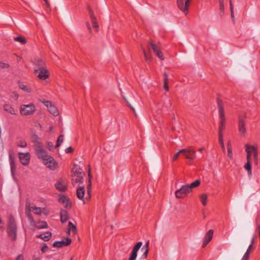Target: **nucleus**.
<instances>
[{
	"label": "nucleus",
	"mask_w": 260,
	"mask_h": 260,
	"mask_svg": "<svg viewBox=\"0 0 260 260\" xmlns=\"http://www.w3.org/2000/svg\"><path fill=\"white\" fill-rule=\"evenodd\" d=\"M201 184V181L197 179L190 184L183 185L181 187L175 191V196L178 199L185 198L188 194L192 191V189L199 186Z\"/></svg>",
	"instance_id": "obj_1"
},
{
	"label": "nucleus",
	"mask_w": 260,
	"mask_h": 260,
	"mask_svg": "<svg viewBox=\"0 0 260 260\" xmlns=\"http://www.w3.org/2000/svg\"><path fill=\"white\" fill-rule=\"evenodd\" d=\"M216 103L219 111V116L220 122L219 125V136L222 135V131L225 128V117L224 114V110L223 108V102L219 96L216 99Z\"/></svg>",
	"instance_id": "obj_2"
},
{
	"label": "nucleus",
	"mask_w": 260,
	"mask_h": 260,
	"mask_svg": "<svg viewBox=\"0 0 260 260\" xmlns=\"http://www.w3.org/2000/svg\"><path fill=\"white\" fill-rule=\"evenodd\" d=\"M7 231L8 236L11 240L13 241H15L17 239V227L13 216L9 217Z\"/></svg>",
	"instance_id": "obj_3"
},
{
	"label": "nucleus",
	"mask_w": 260,
	"mask_h": 260,
	"mask_svg": "<svg viewBox=\"0 0 260 260\" xmlns=\"http://www.w3.org/2000/svg\"><path fill=\"white\" fill-rule=\"evenodd\" d=\"M246 149L245 151L247 153L246 155V160L247 162L245 164L244 166V168L247 171L248 175L249 177H251L252 176V166H251V151L250 150V145L248 144L245 145Z\"/></svg>",
	"instance_id": "obj_4"
},
{
	"label": "nucleus",
	"mask_w": 260,
	"mask_h": 260,
	"mask_svg": "<svg viewBox=\"0 0 260 260\" xmlns=\"http://www.w3.org/2000/svg\"><path fill=\"white\" fill-rule=\"evenodd\" d=\"M36 110V107L32 103L22 105L20 107V113L22 115L28 116L32 115Z\"/></svg>",
	"instance_id": "obj_5"
},
{
	"label": "nucleus",
	"mask_w": 260,
	"mask_h": 260,
	"mask_svg": "<svg viewBox=\"0 0 260 260\" xmlns=\"http://www.w3.org/2000/svg\"><path fill=\"white\" fill-rule=\"evenodd\" d=\"M35 150L37 157L43 160L46 159L47 157L49 156L47 154V151L43 148L42 144L36 146L35 147Z\"/></svg>",
	"instance_id": "obj_6"
},
{
	"label": "nucleus",
	"mask_w": 260,
	"mask_h": 260,
	"mask_svg": "<svg viewBox=\"0 0 260 260\" xmlns=\"http://www.w3.org/2000/svg\"><path fill=\"white\" fill-rule=\"evenodd\" d=\"M54 186L57 190L61 192H64L67 190L68 188L67 180L61 178L57 180Z\"/></svg>",
	"instance_id": "obj_7"
},
{
	"label": "nucleus",
	"mask_w": 260,
	"mask_h": 260,
	"mask_svg": "<svg viewBox=\"0 0 260 260\" xmlns=\"http://www.w3.org/2000/svg\"><path fill=\"white\" fill-rule=\"evenodd\" d=\"M44 160L45 161V165L46 167L49 168L50 170L54 171L58 168L57 162L51 155H49Z\"/></svg>",
	"instance_id": "obj_8"
},
{
	"label": "nucleus",
	"mask_w": 260,
	"mask_h": 260,
	"mask_svg": "<svg viewBox=\"0 0 260 260\" xmlns=\"http://www.w3.org/2000/svg\"><path fill=\"white\" fill-rule=\"evenodd\" d=\"M41 102L47 107L48 111L50 113L54 116H57L59 114V111L57 107L53 105L52 103L49 101L43 100Z\"/></svg>",
	"instance_id": "obj_9"
},
{
	"label": "nucleus",
	"mask_w": 260,
	"mask_h": 260,
	"mask_svg": "<svg viewBox=\"0 0 260 260\" xmlns=\"http://www.w3.org/2000/svg\"><path fill=\"white\" fill-rule=\"evenodd\" d=\"M9 159L10 161L11 175L13 178H15L16 166L15 163V157L13 156V152L11 150L9 151Z\"/></svg>",
	"instance_id": "obj_10"
},
{
	"label": "nucleus",
	"mask_w": 260,
	"mask_h": 260,
	"mask_svg": "<svg viewBox=\"0 0 260 260\" xmlns=\"http://www.w3.org/2000/svg\"><path fill=\"white\" fill-rule=\"evenodd\" d=\"M177 2L178 8L186 15L188 13L190 0H177Z\"/></svg>",
	"instance_id": "obj_11"
},
{
	"label": "nucleus",
	"mask_w": 260,
	"mask_h": 260,
	"mask_svg": "<svg viewBox=\"0 0 260 260\" xmlns=\"http://www.w3.org/2000/svg\"><path fill=\"white\" fill-rule=\"evenodd\" d=\"M148 50L150 49L151 48L154 52L155 53V55L161 60L164 59V57L163 55V54L162 52L160 51V50L158 48V47L156 46V44L153 43L151 41H149V45H148Z\"/></svg>",
	"instance_id": "obj_12"
},
{
	"label": "nucleus",
	"mask_w": 260,
	"mask_h": 260,
	"mask_svg": "<svg viewBox=\"0 0 260 260\" xmlns=\"http://www.w3.org/2000/svg\"><path fill=\"white\" fill-rule=\"evenodd\" d=\"M246 116H240L238 120V130L239 133L243 136H245L246 134V128L245 126V119Z\"/></svg>",
	"instance_id": "obj_13"
},
{
	"label": "nucleus",
	"mask_w": 260,
	"mask_h": 260,
	"mask_svg": "<svg viewBox=\"0 0 260 260\" xmlns=\"http://www.w3.org/2000/svg\"><path fill=\"white\" fill-rule=\"evenodd\" d=\"M34 73L35 74H38V78L43 80H46L49 77V71L46 68L35 69Z\"/></svg>",
	"instance_id": "obj_14"
},
{
	"label": "nucleus",
	"mask_w": 260,
	"mask_h": 260,
	"mask_svg": "<svg viewBox=\"0 0 260 260\" xmlns=\"http://www.w3.org/2000/svg\"><path fill=\"white\" fill-rule=\"evenodd\" d=\"M142 244L143 243L142 242H138L134 245L132 251L129 254L128 260H136L137 256V253L142 246Z\"/></svg>",
	"instance_id": "obj_15"
},
{
	"label": "nucleus",
	"mask_w": 260,
	"mask_h": 260,
	"mask_svg": "<svg viewBox=\"0 0 260 260\" xmlns=\"http://www.w3.org/2000/svg\"><path fill=\"white\" fill-rule=\"evenodd\" d=\"M142 244L143 243L142 242H138L134 245L132 251L129 254L128 260H136L137 256V253L142 246Z\"/></svg>",
	"instance_id": "obj_16"
},
{
	"label": "nucleus",
	"mask_w": 260,
	"mask_h": 260,
	"mask_svg": "<svg viewBox=\"0 0 260 260\" xmlns=\"http://www.w3.org/2000/svg\"><path fill=\"white\" fill-rule=\"evenodd\" d=\"M71 242V239L70 238L67 237L65 238V240L55 241L52 246L53 247L61 248L70 245Z\"/></svg>",
	"instance_id": "obj_17"
},
{
	"label": "nucleus",
	"mask_w": 260,
	"mask_h": 260,
	"mask_svg": "<svg viewBox=\"0 0 260 260\" xmlns=\"http://www.w3.org/2000/svg\"><path fill=\"white\" fill-rule=\"evenodd\" d=\"M19 158L21 163L24 166H28L29 163L30 157L29 153H23L19 152L18 153Z\"/></svg>",
	"instance_id": "obj_18"
},
{
	"label": "nucleus",
	"mask_w": 260,
	"mask_h": 260,
	"mask_svg": "<svg viewBox=\"0 0 260 260\" xmlns=\"http://www.w3.org/2000/svg\"><path fill=\"white\" fill-rule=\"evenodd\" d=\"M87 10L91 19V23L93 25V27L95 28L98 30L99 28V25L98 24L96 18L94 14V13L90 6L87 7Z\"/></svg>",
	"instance_id": "obj_19"
},
{
	"label": "nucleus",
	"mask_w": 260,
	"mask_h": 260,
	"mask_svg": "<svg viewBox=\"0 0 260 260\" xmlns=\"http://www.w3.org/2000/svg\"><path fill=\"white\" fill-rule=\"evenodd\" d=\"M214 233L213 230H210L206 234L203 242L202 247L205 248L212 240Z\"/></svg>",
	"instance_id": "obj_20"
},
{
	"label": "nucleus",
	"mask_w": 260,
	"mask_h": 260,
	"mask_svg": "<svg viewBox=\"0 0 260 260\" xmlns=\"http://www.w3.org/2000/svg\"><path fill=\"white\" fill-rule=\"evenodd\" d=\"M35 69H41L46 68V63L45 61L41 58H35L34 61Z\"/></svg>",
	"instance_id": "obj_21"
},
{
	"label": "nucleus",
	"mask_w": 260,
	"mask_h": 260,
	"mask_svg": "<svg viewBox=\"0 0 260 260\" xmlns=\"http://www.w3.org/2000/svg\"><path fill=\"white\" fill-rule=\"evenodd\" d=\"M72 177H74V178H75L76 176H83L84 175V173L82 171V169L76 164L74 165V167L72 169Z\"/></svg>",
	"instance_id": "obj_22"
},
{
	"label": "nucleus",
	"mask_w": 260,
	"mask_h": 260,
	"mask_svg": "<svg viewBox=\"0 0 260 260\" xmlns=\"http://www.w3.org/2000/svg\"><path fill=\"white\" fill-rule=\"evenodd\" d=\"M85 188L83 186H79L76 190V196L77 197L81 200H82L83 202V204H84L85 203V199L84 198L85 195Z\"/></svg>",
	"instance_id": "obj_23"
},
{
	"label": "nucleus",
	"mask_w": 260,
	"mask_h": 260,
	"mask_svg": "<svg viewBox=\"0 0 260 260\" xmlns=\"http://www.w3.org/2000/svg\"><path fill=\"white\" fill-rule=\"evenodd\" d=\"M4 110L9 113L10 114L14 115L17 114V110L15 109L11 105L9 104H5L3 106Z\"/></svg>",
	"instance_id": "obj_24"
},
{
	"label": "nucleus",
	"mask_w": 260,
	"mask_h": 260,
	"mask_svg": "<svg viewBox=\"0 0 260 260\" xmlns=\"http://www.w3.org/2000/svg\"><path fill=\"white\" fill-rule=\"evenodd\" d=\"M60 216L61 223H65L69 219V214L68 212L62 209L60 211Z\"/></svg>",
	"instance_id": "obj_25"
},
{
	"label": "nucleus",
	"mask_w": 260,
	"mask_h": 260,
	"mask_svg": "<svg viewBox=\"0 0 260 260\" xmlns=\"http://www.w3.org/2000/svg\"><path fill=\"white\" fill-rule=\"evenodd\" d=\"M149 241H147L144 246L142 248L141 250L144 251L143 254L141 256V259H145L147 255L149 252Z\"/></svg>",
	"instance_id": "obj_26"
},
{
	"label": "nucleus",
	"mask_w": 260,
	"mask_h": 260,
	"mask_svg": "<svg viewBox=\"0 0 260 260\" xmlns=\"http://www.w3.org/2000/svg\"><path fill=\"white\" fill-rule=\"evenodd\" d=\"M37 238H40L44 241H48L52 237V233L50 232H46L45 234H41L36 236Z\"/></svg>",
	"instance_id": "obj_27"
},
{
	"label": "nucleus",
	"mask_w": 260,
	"mask_h": 260,
	"mask_svg": "<svg viewBox=\"0 0 260 260\" xmlns=\"http://www.w3.org/2000/svg\"><path fill=\"white\" fill-rule=\"evenodd\" d=\"M183 150H185V151L183 152H186V158L190 159H193L196 156V151L192 149H183Z\"/></svg>",
	"instance_id": "obj_28"
},
{
	"label": "nucleus",
	"mask_w": 260,
	"mask_h": 260,
	"mask_svg": "<svg viewBox=\"0 0 260 260\" xmlns=\"http://www.w3.org/2000/svg\"><path fill=\"white\" fill-rule=\"evenodd\" d=\"M141 47L142 48V50L143 51V53L144 55L145 59L146 62L148 63H149L150 61L151 60L152 57H151V53L150 51V49L148 52L146 51V50L144 49V48L142 47V45H141Z\"/></svg>",
	"instance_id": "obj_29"
},
{
	"label": "nucleus",
	"mask_w": 260,
	"mask_h": 260,
	"mask_svg": "<svg viewBox=\"0 0 260 260\" xmlns=\"http://www.w3.org/2000/svg\"><path fill=\"white\" fill-rule=\"evenodd\" d=\"M18 86L19 88L24 91V92H27V93H30L31 92V89L26 85L23 84L22 82L20 81H18Z\"/></svg>",
	"instance_id": "obj_30"
},
{
	"label": "nucleus",
	"mask_w": 260,
	"mask_h": 260,
	"mask_svg": "<svg viewBox=\"0 0 260 260\" xmlns=\"http://www.w3.org/2000/svg\"><path fill=\"white\" fill-rule=\"evenodd\" d=\"M48 227V224L45 221H39L36 225V228L38 229H47Z\"/></svg>",
	"instance_id": "obj_31"
},
{
	"label": "nucleus",
	"mask_w": 260,
	"mask_h": 260,
	"mask_svg": "<svg viewBox=\"0 0 260 260\" xmlns=\"http://www.w3.org/2000/svg\"><path fill=\"white\" fill-rule=\"evenodd\" d=\"M69 229L68 234H70L71 231L75 234L77 233V228L75 224H74L71 221H69L68 223Z\"/></svg>",
	"instance_id": "obj_32"
},
{
	"label": "nucleus",
	"mask_w": 260,
	"mask_h": 260,
	"mask_svg": "<svg viewBox=\"0 0 260 260\" xmlns=\"http://www.w3.org/2000/svg\"><path fill=\"white\" fill-rule=\"evenodd\" d=\"M72 177V180L76 183H83L84 181V178L83 176H76L75 178L74 177Z\"/></svg>",
	"instance_id": "obj_33"
},
{
	"label": "nucleus",
	"mask_w": 260,
	"mask_h": 260,
	"mask_svg": "<svg viewBox=\"0 0 260 260\" xmlns=\"http://www.w3.org/2000/svg\"><path fill=\"white\" fill-rule=\"evenodd\" d=\"M227 149H228V156L232 159L233 158V152L231 142L229 141L227 143Z\"/></svg>",
	"instance_id": "obj_34"
},
{
	"label": "nucleus",
	"mask_w": 260,
	"mask_h": 260,
	"mask_svg": "<svg viewBox=\"0 0 260 260\" xmlns=\"http://www.w3.org/2000/svg\"><path fill=\"white\" fill-rule=\"evenodd\" d=\"M69 197L66 196V195L60 194L59 195V198L58 199V201L59 203L61 204L64 203L66 202H67V200L69 199Z\"/></svg>",
	"instance_id": "obj_35"
},
{
	"label": "nucleus",
	"mask_w": 260,
	"mask_h": 260,
	"mask_svg": "<svg viewBox=\"0 0 260 260\" xmlns=\"http://www.w3.org/2000/svg\"><path fill=\"white\" fill-rule=\"evenodd\" d=\"M200 200L203 206H205L207 203V196L206 194H202L200 196Z\"/></svg>",
	"instance_id": "obj_36"
},
{
	"label": "nucleus",
	"mask_w": 260,
	"mask_h": 260,
	"mask_svg": "<svg viewBox=\"0 0 260 260\" xmlns=\"http://www.w3.org/2000/svg\"><path fill=\"white\" fill-rule=\"evenodd\" d=\"M32 142L35 143V146L41 145L42 144L39 141V137L36 134L32 135Z\"/></svg>",
	"instance_id": "obj_37"
},
{
	"label": "nucleus",
	"mask_w": 260,
	"mask_h": 260,
	"mask_svg": "<svg viewBox=\"0 0 260 260\" xmlns=\"http://www.w3.org/2000/svg\"><path fill=\"white\" fill-rule=\"evenodd\" d=\"M14 40L15 41H17L21 43L22 44H25L27 42L26 39L21 36L15 37L14 38Z\"/></svg>",
	"instance_id": "obj_38"
},
{
	"label": "nucleus",
	"mask_w": 260,
	"mask_h": 260,
	"mask_svg": "<svg viewBox=\"0 0 260 260\" xmlns=\"http://www.w3.org/2000/svg\"><path fill=\"white\" fill-rule=\"evenodd\" d=\"M122 98H123V100H124V101L126 103L127 105L133 111V112H134L135 116L137 117V114H136V111H135V110L134 108L132 106V105L129 103V102L127 100L126 98L122 94Z\"/></svg>",
	"instance_id": "obj_39"
},
{
	"label": "nucleus",
	"mask_w": 260,
	"mask_h": 260,
	"mask_svg": "<svg viewBox=\"0 0 260 260\" xmlns=\"http://www.w3.org/2000/svg\"><path fill=\"white\" fill-rule=\"evenodd\" d=\"M172 105V103L169 99L166 100L164 103V107L167 108L169 111L171 110Z\"/></svg>",
	"instance_id": "obj_40"
},
{
	"label": "nucleus",
	"mask_w": 260,
	"mask_h": 260,
	"mask_svg": "<svg viewBox=\"0 0 260 260\" xmlns=\"http://www.w3.org/2000/svg\"><path fill=\"white\" fill-rule=\"evenodd\" d=\"M230 11L231 14V17L233 22L235 21V18L234 15V7L232 2V0H230Z\"/></svg>",
	"instance_id": "obj_41"
},
{
	"label": "nucleus",
	"mask_w": 260,
	"mask_h": 260,
	"mask_svg": "<svg viewBox=\"0 0 260 260\" xmlns=\"http://www.w3.org/2000/svg\"><path fill=\"white\" fill-rule=\"evenodd\" d=\"M63 136L61 135H60L58 139H57V140L56 141V144L55 145V147H58L60 146V145L61 144V143L63 142Z\"/></svg>",
	"instance_id": "obj_42"
},
{
	"label": "nucleus",
	"mask_w": 260,
	"mask_h": 260,
	"mask_svg": "<svg viewBox=\"0 0 260 260\" xmlns=\"http://www.w3.org/2000/svg\"><path fill=\"white\" fill-rule=\"evenodd\" d=\"M91 185H92L91 182H88L87 186V194H88L89 199H90L91 198Z\"/></svg>",
	"instance_id": "obj_43"
},
{
	"label": "nucleus",
	"mask_w": 260,
	"mask_h": 260,
	"mask_svg": "<svg viewBox=\"0 0 260 260\" xmlns=\"http://www.w3.org/2000/svg\"><path fill=\"white\" fill-rule=\"evenodd\" d=\"M219 143L221 146V147L222 150L223 151H225V147H224L223 140V136L221 135V134L219 136Z\"/></svg>",
	"instance_id": "obj_44"
},
{
	"label": "nucleus",
	"mask_w": 260,
	"mask_h": 260,
	"mask_svg": "<svg viewBox=\"0 0 260 260\" xmlns=\"http://www.w3.org/2000/svg\"><path fill=\"white\" fill-rule=\"evenodd\" d=\"M34 213L37 215H40L41 214V209L40 207H32Z\"/></svg>",
	"instance_id": "obj_45"
},
{
	"label": "nucleus",
	"mask_w": 260,
	"mask_h": 260,
	"mask_svg": "<svg viewBox=\"0 0 260 260\" xmlns=\"http://www.w3.org/2000/svg\"><path fill=\"white\" fill-rule=\"evenodd\" d=\"M62 204L64 205V208L66 209H71L72 207V203L70 198L67 200V202H66L64 203H63Z\"/></svg>",
	"instance_id": "obj_46"
},
{
	"label": "nucleus",
	"mask_w": 260,
	"mask_h": 260,
	"mask_svg": "<svg viewBox=\"0 0 260 260\" xmlns=\"http://www.w3.org/2000/svg\"><path fill=\"white\" fill-rule=\"evenodd\" d=\"M250 150L251 151V152H253L254 153V157H257V147L253 146H250Z\"/></svg>",
	"instance_id": "obj_47"
},
{
	"label": "nucleus",
	"mask_w": 260,
	"mask_h": 260,
	"mask_svg": "<svg viewBox=\"0 0 260 260\" xmlns=\"http://www.w3.org/2000/svg\"><path fill=\"white\" fill-rule=\"evenodd\" d=\"M27 143L25 141H20L17 143V146L21 148H24L26 146Z\"/></svg>",
	"instance_id": "obj_48"
},
{
	"label": "nucleus",
	"mask_w": 260,
	"mask_h": 260,
	"mask_svg": "<svg viewBox=\"0 0 260 260\" xmlns=\"http://www.w3.org/2000/svg\"><path fill=\"white\" fill-rule=\"evenodd\" d=\"M220 14L221 15L224 13V1L219 2Z\"/></svg>",
	"instance_id": "obj_49"
},
{
	"label": "nucleus",
	"mask_w": 260,
	"mask_h": 260,
	"mask_svg": "<svg viewBox=\"0 0 260 260\" xmlns=\"http://www.w3.org/2000/svg\"><path fill=\"white\" fill-rule=\"evenodd\" d=\"M184 151H185V150L181 149L178 152H177L176 154H175L173 157V160H176L178 158L179 155Z\"/></svg>",
	"instance_id": "obj_50"
},
{
	"label": "nucleus",
	"mask_w": 260,
	"mask_h": 260,
	"mask_svg": "<svg viewBox=\"0 0 260 260\" xmlns=\"http://www.w3.org/2000/svg\"><path fill=\"white\" fill-rule=\"evenodd\" d=\"M10 67V65L8 63L0 61V68L2 69H8Z\"/></svg>",
	"instance_id": "obj_51"
},
{
	"label": "nucleus",
	"mask_w": 260,
	"mask_h": 260,
	"mask_svg": "<svg viewBox=\"0 0 260 260\" xmlns=\"http://www.w3.org/2000/svg\"><path fill=\"white\" fill-rule=\"evenodd\" d=\"M11 97L14 100L16 101L18 100L19 98V95L16 92L13 91L12 92L11 94Z\"/></svg>",
	"instance_id": "obj_52"
},
{
	"label": "nucleus",
	"mask_w": 260,
	"mask_h": 260,
	"mask_svg": "<svg viewBox=\"0 0 260 260\" xmlns=\"http://www.w3.org/2000/svg\"><path fill=\"white\" fill-rule=\"evenodd\" d=\"M48 249V247L46 243H44L41 248V251L42 253H45Z\"/></svg>",
	"instance_id": "obj_53"
},
{
	"label": "nucleus",
	"mask_w": 260,
	"mask_h": 260,
	"mask_svg": "<svg viewBox=\"0 0 260 260\" xmlns=\"http://www.w3.org/2000/svg\"><path fill=\"white\" fill-rule=\"evenodd\" d=\"M74 151V149L72 147H69L65 149L66 153H71Z\"/></svg>",
	"instance_id": "obj_54"
},
{
	"label": "nucleus",
	"mask_w": 260,
	"mask_h": 260,
	"mask_svg": "<svg viewBox=\"0 0 260 260\" xmlns=\"http://www.w3.org/2000/svg\"><path fill=\"white\" fill-rule=\"evenodd\" d=\"M252 248H253V246L251 245H249V246H248V247L246 250V252H245V254H247V255L249 256V254H250Z\"/></svg>",
	"instance_id": "obj_55"
},
{
	"label": "nucleus",
	"mask_w": 260,
	"mask_h": 260,
	"mask_svg": "<svg viewBox=\"0 0 260 260\" xmlns=\"http://www.w3.org/2000/svg\"><path fill=\"white\" fill-rule=\"evenodd\" d=\"M88 182H91V180L92 179V176L90 171V168H89L88 171Z\"/></svg>",
	"instance_id": "obj_56"
},
{
	"label": "nucleus",
	"mask_w": 260,
	"mask_h": 260,
	"mask_svg": "<svg viewBox=\"0 0 260 260\" xmlns=\"http://www.w3.org/2000/svg\"><path fill=\"white\" fill-rule=\"evenodd\" d=\"M53 143L52 142H48V143H47V147H48V149L49 150H51L53 148Z\"/></svg>",
	"instance_id": "obj_57"
},
{
	"label": "nucleus",
	"mask_w": 260,
	"mask_h": 260,
	"mask_svg": "<svg viewBox=\"0 0 260 260\" xmlns=\"http://www.w3.org/2000/svg\"><path fill=\"white\" fill-rule=\"evenodd\" d=\"M164 88L166 90V91H169L168 82H164Z\"/></svg>",
	"instance_id": "obj_58"
},
{
	"label": "nucleus",
	"mask_w": 260,
	"mask_h": 260,
	"mask_svg": "<svg viewBox=\"0 0 260 260\" xmlns=\"http://www.w3.org/2000/svg\"><path fill=\"white\" fill-rule=\"evenodd\" d=\"M163 75L165 77L164 82H168L169 78H168V74H167V73L164 72L163 74Z\"/></svg>",
	"instance_id": "obj_59"
},
{
	"label": "nucleus",
	"mask_w": 260,
	"mask_h": 260,
	"mask_svg": "<svg viewBox=\"0 0 260 260\" xmlns=\"http://www.w3.org/2000/svg\"><path fill=\"white\" fill-rule=\"evenodd\" d=\"M15 260H24L23 256L22 254H19Z\"/></svg>",
	"instance_id": "obj_60"
},
{
	"label": "nucleus",
	"mask_w": 260,
	"mask_h": 260,
	"mask_svg": "<svg viewBox=\"0 0 260 260\" xmlns=\"http://www.w3.org/2000/svg\"><path fill=\"white\" fill-rule=\"evenodd\" d=\"M44 2H45V5L47 8L49 10L50 9V5L48 0L44 1Z\"/></svg>",
	"instance_id": "obj_61"
},
{
	"label": "nucleus",
	"mask_w": 260,
	"mask_h": 260,
	"mask_svg": "<svg viewBox=\"0 0 260 260\" xmlns=\"http://www.w3.org/2000/svg\"><path fill=\"white\" fill-rule=\"evenodd\" d=\"M26 214H27V216L28 218L29 219V220H33V217H32V216L31 215V214L29 212H27Z\"/></svg>",
	"instance_id": "obj_62"
},
{
	"label": "nucleus",
	"mask_w": 260,
	"mask_h": 260,
	"mask_svg": "<svg viewBox=\"0 0 260 260\" xmlns=\"http://www.w3.org/2000/svg\"><path fill=\"white\" fill-rule=\"evenodd\" d=\"M249 258V256L247 255V254H244L241 260H248Z\"/></svg>",
	"instance_id": "obj_63"
},
{
	"label": "nucleus",
	"mask_w": 260,
	"mask_h": 260,
	"mask_svg": "<svg viewBox=\"0 0 260 260\" xmlns=\"http://www.w3.org/2000/svg\"><path fill=\"white\" fill-rule=\"evenodd\" d=\"M86 25L89 31L90 32H91V27L90 24L88 22H86Z\"/></svg>",
	"instance_id": "obj_64"
}]
</instances>
